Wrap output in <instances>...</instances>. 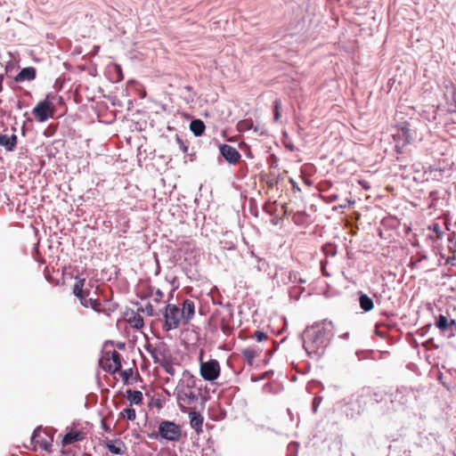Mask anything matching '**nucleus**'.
I'll use <instances>...</instances> for the list:
<instances>
[{
	"mask_svg": "<svg viewBox=\"0 0 456 456\" xmlns=\"http://www.w3.org/2000/svg\"><path fill=\"white\" fill-rule=\"evenodd\" d=\"M334 337L331 322L327 320L307 327L303 335V347L311 358H321Z\"/></svg>",
	"mask_w": 456,
	"mask_h": 456,
	"instance_id": "obj_1",
	"label": "nucleus"
},
{
	"mask_svg": "<svg viewBox=\"0 0 456 456\" xmlns=\"http://www.w3.org/2000/svg\"><path fill=\"white\" fill-rule=\"evenodd\" d=\"M195 314V305L191 299H185L183 307L180 308L175 304H167L163 312L164 329L166 330H175L180 323L188 324Z\"/></svg>",
	"mask_w": 456,
	"mask_h": 456,
	"instance_id": "obj_2",
	"label": "nucleus"
},
{
	"mask_svg": "<svg viewBox=\"0 0 456 456\" xmlns=\"http://www.w3.org/2000/svg\"><path fill=\"white\" fill-rule=\"evenodd\" d=\"M174 395L182 412H187L188 406L198 401L199 392L196 389V379L189 370H183L175 388Z\"/></svg>",
	"mask_w": 456,
	"mask_h": 456,
	"instance_id": "obj_3",
	"label": "nucleus"
},
{
	"mask_svg": "<svg viewBox=\"0 0 456 456\" xmlns=\"http://www.w3.org/2000/svg\"><path fill=\"white\" fill-rule=\"evenodd\" d=\"M295 207L287 205V216L292 215V220L297 225H306L311 223L310 216L305 212V203L302 198L296 197V200H289Z\"/></svg>",
	"mask_w": 456,
	"mask_h": 456,
	"instance_id": "obj_4",
	"label": "nucleus"
},
{
	"mask_svg": "<svg viewBox=\"0 0 456 456\" xmlns=\"http://www.w3.org/2000/svg\"><path fill=\"white\" fill-rule=\"evenodd\" d=\"M159 433L162 438L171 442L178 441L182 435L179 425L169 420H163L159 423Z\"/></svg>",
	"mask_w": 456,
	"mask_h": 456,
	"instance_id": "obj_5",
	"label": "nucleus"
},
{
	"mask_svg": "<svg viewBox=\"0 0 456 456\" xmlns=\"http://www.w3.org/2000/svg\"><path fill=\"white\" fill-rule=\"evenodd\" d=\"M200 375L207 381H214L220 375V365L217 360L200 362Z\"/></svg>",
	"mask_w": 456,
	"mask_h": 456,
	"instance_id": "obj_6",
	"label": "nucleus"
},
{
	"mask_svg": "<svg viewBox=\"0 0 456 456\" xmlns=\"http://www.w3.org/2000/svg\"><path fill=\"white\" fill-rule=\"evenodd\" d=\"M53 105L48 100L39 102L32 110V114L35 118L40 122H45L50 117L53 115Z\"/></svg>",
	"mask_w": 456,
	"mask_h": 456,
	"instance_id": "obj_7",
	"label": "nucleus"
},
{
	"mask_svg": "<svg viewBox=\"0 0 456 456\" xmlns=\"http://www.w3.org/2000/svg\"><path fill=\"white\" fill-rule=\"evenodd\" d=\"M151 355L155 363H162L172 360V354L168 346L164 342L156 344L151 350Z\"/></svg>",
	"mask_w": 456,
	"mask_h": 456,
	"instance_id": "obj_8",
	"label": "nucleus"
},
{
	"mask_svg": "<svg viewBox=\"0 0 456 456\" xmlns=\"http://www.w3.org/2000/svg\"><path fill=\"white\" fill-rule=\"evenodd\" d=\"M444 97L450 113H456V86L450 80L444 83Z\"/></svg>",
	"mask_w": 456,
	"mask_h": 456,
	"instance_id": "obj_9",
	"label": "nucleus"
},
{
	"mask_svg": "<svg viewBox=\"0 0 456 456\" xmlns=\"http://www.w3.org/2000/svg\"><path fill=\"white\" fill-rule=\"evenodd\" d=\"M121 366L120 354L117 351H113L103 362V368L111 373L118 371Z\"/></svg>",
	"mask_w": 456,
	"mask_h": 456,
	"instance_id": "obj_10",
	"label": "nucleus"
},
{
	"mask_svg": "<svg viewBox=\"0 0 456 456\" xmlns=\"http://www.w3.org/2000/svg\"><path fill=\"white\" fill-rule=\"evenodd\" d=\"M221 155L230 164H235L240 158L239 151L232 146L228 144H222L219 147Z\"/></svg>",
	"mask_w": 456,
	"mask_h": 456,
	"instance_id": "obj_11",
	"label": "nucleus"
},
{
	"mask_svg": "<svg viewBox=\"0 0 456 456\" xmlns=\"http://www.w3.org/2000/svg\"><path fill=\"white\" fill-rule=\"evenodd\" d=\"M455 325V320L448 318L444 314H439L436 317L435 326L442 332L444 336H446L448 330L452 326Z\"/></svg>",
	"mask_w": 456,
	"mask_h": 456,
	"instance_id": "obj_12",
	"label": "nucleus"
},
{
	"mask_svg": "<svg viewBox=\"0 0 456 456\" xmlns=\"http://www.w3.org/2000/svg\"><path fill=\"white\" fill-rule=\"evenodd\" d=\"M105 446L113 454L123 455L126 451L125 443L120 439H107L105 441Z\"/></svg>",
	"mask_w": 456,
	"mask_h": 456,
	"instance_id": "obj_13",
	"label": "nucleus"
},
{
	"mask_svg": "<svg viewBox=\"0 0 456 456\" xmlns=\"http://www.w3.org/2000/svg\"><path fill=\"white\" fill-rule=\"evenodd\" d=\"M428 233L427 238L433 243H438L444 237V232L437 223H432L428 226Z\"/></svg>",
	"mask_w": 456,
	"mask_h": 456,
	"instance_id": "obj_14",
	"label": "nucleus"
},
{
	"mask_svg": "<svg viewBox=\"0 0 456 456\" xmlns=\"http://www.w3.org/2000/svg\"><path fill=\"white\" fill-rule=\"evenodd\" d=\"M189 418L191 428H193L197 434L201 433L203 425V417L201 414L196 411H190Z\"/></svg>",
	"mask_w": 456,
	"mask_h": 456,
	"instance_id": "obj_15",
	"label": "nucleus"
},
{
	"mask_svg": "<svg viewBox=\"0 0 456 456\" xmlns=\"http://www.w3.org/2000/svg\"><path fill=\"white\" fill-rule=\"evenodd\" d=\"M261 351L258 346H248L241 350V354L248 365H253L255 358L260 355Z\"/></svg>",
	"mask_w": 456,
	"mask_h": 456,
	"instance_id": "obj_16",
	"label": "nucleus"
},
{
	"mask_svg": "<svg viewBox=\"0 0 456 456\" xmlns=\"http://www.w3.org/2000/svg\"><path fill=\"white\" fill-rule=\"evenodd\" d=\"M16 144H17V135L16 134H13L9 136L7 134H0V146L4 147V149L6 151H12L15 149Z\"/></svg>",
	"mask_w": 456,
	"mask_h": 456,
	"instance_id": "obj_17",
	"label": "nucleus"
},
{
	"mask_svg": "<svg viewBox=\"0 0 456 456\" xmlns=\"http://www.w3.org/2000/svg\"><path fill=\"white\" fill-rule=\"evenodd\" d=\"M36 69L33 67H28L22 69L18 75L15 77V81L23 82V81H31L36 77Z\"/></svg>",
	"mask_w": 456,
	"mask_h": 456,
	"instance_id": "obj_18",
	"label": "nucleus"
},
{
	"mask_svg": "<svg viewBox=\"0 0 456 456\" xmlns=\"http://www.w3.org/2000/svg\"><path fill=\"white\" fill-rule=\"evenodd\" d=\"M359 295V305L363 312H370L374 307L373 299L362 291L358 292Z\"/></svg>",
	"mask_w": 456,
	"mask_h": 456,
	"instance_id": "obj_19",
	"label": "nucleus"
},
{
	"mask_svg": "<svg viewBox=\"0 0 456 456\" xmlns=\"http://www.w3.org/2000/svg\"><path fill=\"white\" fill-rule=\"evenodd\" d=\"M449 251L452 256H445L444 254L440 255L441 259H444V265L456 266V242H449Z\"/></svg>",
	"mask_w": 456,
	"mask_h": 456,
	"instance_id": "obj_20",
	"label": "nucleus"
},
{
	"mask_svg": "<svg viewBox=\"0 0 456 456\" xmlns=\"http://www.w3.org/2000/svg\"><path fill=\"white\" fill-rule=\"evenodd\" d=\"M88 293L80 299V303L85 307H91L96 312H101V302L97 298H87Z\"/></svg>",
	"mask_w": 456,
	"mask_h": 456,
	"instance_id": "obj_21",
	"label": "nucleus"
},
{
	"mask_svg": "<svg viewBox=\"0 0 456 456\" xmlns=\"http://www.w3.org/2000/svg\"><path fill=\"white\" fill-rule=\"evenodd\" d=\"M82 439L83 435L80 431H70L64 436L62 443L63 444H70Z\"/></svg>",
	"mask_w": 456,
	"mask_h": 456,
	"instance_id": "obj_22",
	"label": "nucleus"
},
{
	"mask_svg": "<svg viewBox=\"0 0 456 456\" xmlns=\"http://www.w3.org/2000/svg\"><path fill=\"white\" fill-rule=\"evenodd\" d=\"M127 399L131 404L139 405L142 403L143 395L138 390H127Z\"/></svg>",
	"mask_w": 456,
	"mask_h": 456,
	"instance_id": "obj_23",
	"label": "nucleus"
},
{
	"mask_svg": "<svg viewBox=\"0 0 456 456\" xmlns=\"http://www.w3.org/2000/svg\"><path fill=\"white\" fill-rule=\"evenodd\" d=\"M191 131L196 135L200 136L205 130V125L200 119H194L190 124Z\"/></svg>",
	"mask_w": 456,
	"mask_h": 456,
	"instance_id": "obj_24",
	"label": "nucleus"
},
{
	"mask_svg": "<svg viewBox=\"0 0 456 456\" xmlns=\"http://www.w3.org/2000/svg\"><path fill=\"white\" fill-rule=\"evenodd\" d=\"M32 441L40 444V446L46 451L50 450L52 446L51 441L41 439L40 434L37 430H35L33 433Z\"/></svg>",
	"mask_w": 456,
	"mask_h": 456,
	"instance_id": "obj_25",
	"label": "nucleus"
},
{
	"mask_svg": "<svg viewBox=\"0 0 456 456\" xmlns=\"http://www.w3.org/2000/svg\"><path fill=\"white\" fill-rule=\"evenodd\" d=\"M305 20L304 17L302 16V17H300V19H298L297 20L295 25L292 22H290L289 28L287 27V31L292 30L293 32H291V35H293V34L302 31L305 28Z\"/></svg>",
	"mask_w": 456,
	"mask_h": 456,
	"instance_id": "obj_26",
	"label": "nucleus"
},
{
	"mask_svg": "<svg viewBox=\"0 0 456 456\" xmlns=\"http://www.w3.org/2000/svg\"><path fill=\"white\" fill-rule=\"evenodd\" d=\"M85 280H78L73 287V293L76 297H77L79 299H81L83 297H85L86 294L83 290Z\"/></svg>",
	"mask_w": 456,
	"mask_h": 456,
	"instance_id": "obj_27",
	"label": "nucleus"
},
{
	"mask_svg": "<svg viewBox=\"0 0 456 456\" xmlns=\"http://www.w3.org/2000/svg\"><path fill=\"white\" fill-rule=\"evenodd\" d=\"M128 322L133 328L137 330L142 328L144 324L142 317L138 314H134L133 317H130Z\"/></svg>",
	"mask_w": 456,
	"mask_h": 456,
	"instance_id": "obj_28",
	"label": "nucleus"
},
{
	"mask_svg": "<svg viewBox=\"0 0 456 456\" xmlns=\"http://www.w3.org/2000/svg\"><path fill=\"white\" fill-rule=\"evenodd\" d=\"M305 291L304 287H297L294 285L293 287L289 288V295L290 299L297 300L299 299L301 294Z\"/></svg>",
	"mask_w": 456,
	"mask_h": 456,
	"instance_id": "obj_29",
	"label": "nucleus"
},
{
	"mask_svg": "<svg viewBox=\"0 0 456 456\" xmlns=\"http://www.w3.org/2000/svg\"><path fill=\"white\" fill-rule=\"evenodd\" d=\"M428 199L430 200V202L428 204L429 208H436L437 205L438 200H440L439 192L438 191H431L428 194Z\"/></svg>",
	"mask_w": 456,
	"mask_h": 456,
	"instance_id": "obj_30",
	"label": "nucleus"
},
{
	"mask_svg": "<svg viewBox=\"0 0 456 456\" xmlns=\"http://www.w3.org/2000/svg\"><path fill=\"white\" fill-rule=\"evenodd\" d=\"M400 132L405 137V142L409 143L411 139V130L409 128V125L407 123H403L400 125Z\"/></svg>",
	"mask_w": 456,
	"mask_h": 456,
	"instance_id": "obj_31",
	"label": "nucleus"
},
{
	"mask_svg": "<svg viewBox=\"0 0 456 456\" xmlns=\"http://www.w3.org/2000/svg\"><path fill=\"white\" fill-rule=\"evenodd\" d=\"M120 415L124 418H126L127 419L129 420H134L135 418H136V412H135V410L131 408V407H128V408H126L124 409L121 412H120Z\"/></svg>",
	"mask_w": 456,
	"mask_h": 456,
	"instance_id": "obj_32",
	"label": "nucleus"
},
{
	"mask_svg": "<svg viewBox=\"0 0 456 456\" xmlns=\"http://www.w3.org/2000/svg\"><path fill=\"white\" fill-rule=\"evenodd\" d=\"M298 447H299V443H297V442H290L287 445V452H289V454L287 453V456H297Z\"/></svg>",
	"mask_w": 456,
	"mask_h": 456,
	"instance_id": "obj_33",
	"label": "nucleus"
},
{
	"mask_svg": "<svg viewBox=\"0 0 456 456\" xmlns=\"http://www.w3.org/2000/svg\"><path fill=\"white\" fill-rule=\"evenodd\" d=\"M326 256H335L337 255V247L332 243H328L323 248Z\"/></svg>",
	"mask_w": 456,
	"mask_h": 456,
	"instance_id": "obj_34",
	"label": "nucleus"
},
{
	"mask_svg": "<svg viewBox=\"0 0 456 456\" xmlns=\"http://www.w3.org/2000/svg\"><path fill=\"white\" fill-rule=\"evenodd\" d=\"M164 370L169 374L170 376H174L175 374V369L172 364V360H169L160 365Z\"/></svg>",
	"mask_w": 456,
	"mask_h": 456,
	"instance_id": "obj_35",
	"label": "nucleus"
},
{
	"mask_svg": "<svg viewBox=\"0 0 456 456\" xmlns=\"http://www.w3.org/2000/svg\"><path fill=\"white\" fill-rule=\"evenodd\" d=\"M371 354H372V351H370V350H369V351L358 350L355 353L359 361L369 358Z\"/></svg>",
	"mask_w": 456,
	"mask_h": 456,
	"instance_id": "obj_36",
	"label": "nucleus"
},
{
	"mask_svg": "<svg viewBox=\"0 0 456 456\" xmlns=\"http://www.w3.org/2000/svg\"><path fill=\"white\" fill-rule=\"evenodd\" d=\"M382 326L380 324H376L375 326V334L381 338H385L387 336V330H381Z\"/></svg>",
	"mask_w": 456,
	"mask_h": 456,
	"instance_id": "obj_37",
	"label": "nucleus"
},
{
	"mask_svg": "<svg viewBox=\"0 0 456 456\" xmlns=\"http://www.w3.org/2000/svg\"><path fill=\"white\" fill-rule=\"evenodd\" d=\"M289 182L290 183L291 186H292V190L294 191L295 193H298L300 194L301 193V190L300 188L298 187L297 185V183L293 179V178H289ZM297 197V195L295 196V198ZM301 198V195H298V198Z\"/></svg>",
	"mask_w": 456,
	"mask_h": 456,
	"instance_id": "obj_38",
	"label": "nucleus"
},
{
	"mask_svg": "<svg viewBox=\"0 0 456 456\" xmlns=\"http://www.w3.org/2000/svg\"><path fill=\"white\" fill-rule=\"evenodd\" d=\"M322 397L321 396H315L313 400V403H312V410H313V412L315 413L317 411V409L320 405V403H322Z\"/></svg>",
	"mask_w": 456,
	"mask_h": 456,
	"instance_id": "obj_39",
	"label": "nucleus"
},
{
	"mask_svg": "<svg viewBox=\"0 0 456 456\" xmlns=\"http://www.w3.org/2000/svg\"><path fill=\"white\" fill-rule=\"evenodd\" d=\"M253 338L256 341L261 342L266 338V334L263 331L257 330L254 333Z\"/></svg>",
	"mask_w": 456,
	"mask_h": 456,
	"instance_id": "obj_40",
	"label": "nucleus"
},
{
	"mask_svg": "<svg viewBox=\"0 0 456 456\" xmlns=\"http://www.w3.org/2000/svg\"><path fill=\"white\" fill-rule=\"evenodd\" d=\"M281 106V102H275V105H274V118H275V120H278L281 118V112L279 110Z\"/></svg>",
	"mask_w": 456,
	"mask_h": 456,
	"instance_id": "obj_41",
	"label": "nucleus"
},
{
	"mask_svg": "<svg viewBox=\"0 0 456 456\" xmlns=\"http://www.w3.org/2000/svg\"><path fill=\"white\" fill-rule=\"evenodd\" d=\"M443 171H444V169L440 168V167H430V172L434 173V176L436 178H438L439 176H441Z\"/></svg>",
	"mask_w": 456,
	"mask_h": 456,
	"instance_id": "obj_42",
	"label": "nucleus"
},
{
	"mask_svg": "<svg viewBox=\"0 0 456 456\" xmlns=\"http://www.w3.org/2000/svg\"><path fill=\"white\" fill-rule=\"evenodd\" d=\"M455 336H456V321H455V325H453L450 328V330H448L445 337H447L448 338H452Z\"/></svg>",
	"mask_w": 456,
	"mask_h": 456,
	"instance_id": "obj_43",
	"label": "nucleus"
},
{
	"mask_svg": "<svg viewBox=\"0 0 456 456\" xmlns=\"http://www.w3.org/2000/svg\"><path fill=\"white\" fill-rule=\"evenodd\" d=\"M163 297H164L163 292L159 289H158L154 294V301L159 302Z\"/></svg>",
	"mask_w": 456,
	"mask_h": 456,
	"instance_id": "obj_44",
	"label": "nucleus"
},
{
	"mask_svg": "<svg viewBox=\"0 0 456 456\" xmlns=\"http://www.w3.org/2000/svg\"><path fill=\"white\" fill-rule=\"evenodd\" d=\"M383 397L384 395L381 393H374L372 395V400L375 401L376 403L383 401Z\"/></svg>",
	"mask_w": 456,
	"mask_h": 456,
	"instance_id": "obj_45",
	"label": "nucleus"
},
{
	"mask_svg": "<svg viewBox=\"0 0 456 456\" xmlns=\"http://www.w3.org/2000/svg\"><path fill=\"white\" fill-rule=\"evenodd\" d=\"M403 392H408V393H410V392H412V390H411V388L408 389L407 387H402L401 388H398V389L396 390V394H401V393H403Z\"/></svg>",
	"mask_w": 456,
	"mask_h": 456,
	"instance_id": "obj_46",
	"label": "nucleus"
},
{
	"mask_svg": "<svg viewBox=\"0 0 456 456\" xmlns=\"http://www.w3.org/2000/svg\"><path fill=\"white\" fill-rule=\"evenodd\" d=\"M286 148H287V151H289L291 152H293L295 151L294 145L290 142L289 143L287 142Z\"/></svg>",
	"mask_w": 456,
	"mask_h": 456,
	"instance_id": "obj_47",
	"label": "nucleus"
},
{
	"mask_svg": "<svg viewBox=\"0 0 456 456\" xmlns=\"http://www.w3.org/2000/svg\"><path fill=\"white\" fill-rule=\"evenodd\" d=\"M177 142H179V144L181 145V147L183 148V151H187V147L184 146L183 142H182V140L180 138L177 137Z\"/></svg>",
	"mask_w": 456,
	"mask_h": 456,
	"instance_id": "obj_48",
	"label": "nucleus"
},
{
	"mask_svg": "<svg viewBox=\"0 0 456 456\" xmlns=\"http://www.w3.org/2000/svg\"><path fill=\"white\" fill-rule=\"evenodd\" d=\"M289 279L290 281L295 282L296 280H297V275L290 273L289 276Z\"/></svg>",
	"mask_w": 456,
	"mask_h": 456,
	"instance_id": "obj_49",
	"label": "nucleus"
},
{
	"mask_svg": "<svg viewBox=\"0 0 456 456\" xmlns=\"http://www.w3.org/2000/svg\"><path fill=\"white\" fill-rule=\"evenodd\" d=\"M400 456H411V451L404 450V451L403 452V454H402V455H400Z\"/></svg>",
	"mask_w": 456,
	"mask_h": 456,
	"instance_id": "obj_50",
	"label": "nucleus"
},
{
	"mask_svg": "<svg viewBox=\"0 0 456 456\" xmlns=\"http://www.w3.org/2000/svg\"><path fill=\"white\" fill-rule=\"evenodd\" d=\"M247 124H248V121H247V120H245V121H243V122L240 123V128H243L244 126H246V125H247Z\"/></svg>",
	"mask_w": 456,
	"mask_h": 456,
	"instance_id": "obj_51",
	"label": "nucleus"
},
{
	"mask_svg": "<svg viewBox=\"0 0 456 456\" xmlns=\"http://www.w3.org/2000/svg\"><path fill=\"white\" fill-rule=\"evenodd\" d=\"M152 311H153V310H152L151 305H150L149 307H147V312H148V314H149L150 315H151V314H152Z\"/></svg>",
	"mask_w": 456,
	"mask_h": 456,
	"instance_id": "obj_52",
	"label": "nucleus"
},
{
	"mask_svg": "<svg viewBox=\"0 0 456 456\" xmlns=\"http://www.w3.org/2000/svg\"><path fill=\"white\" fill-rule=\"evenodd\" d=\"M349 337V333L348 332H346L344 333L343 335L340 336V338H347Z\"/></svg>",
	"mask_w": 456,
	"mask_h": 456,
	"instance_id": "obj_53",
	"label": "nucleus"
},
{
	"mask_svg": "<svg viewBox=\"0 0 456 456\" xmlns=\"http://www.w3.org/2000/svg\"><path fill=\"white\" fill-rule=\"evenodd\" d=\"M330 201H333V200H336L338 199V196L337 195H330Z\"/></svg>",
	"mask_w": 456,
	"mask_h": 456,
	"instance_id": "obj_54",
	"label": "nucleus"
},
{
	"mask_svg": "<svg viewBox=\"0 0 456 456\" xmlns=\"http://www.w3.org/2000/svg\"><path fill=\"white\" fill-rule=\"evenodd\" d=\"M2 79H3V76L1 75V76H0V92H2V90H3V86H2Z\"/></svg>",
	"mask_w": 456,
	"mask_h": 456,
	"instance_id": "obj_55",
	"label": "nucleus"
},
{
	"mask_svg": "<svg viewBox=\"0 0 456 456\" xmlns=\"http://www.w3.org/2000/svg\"><path fill=\"white\" fill-rule=\"evenodd\" d=\"M446 230L451 231L450 224L446 222L445 223Z\"/></svg>",
	"mask_w": 456,
	"mask_h": 456,
	"instance_id": "obj_56",
	"label": "nucleus"
},
{
	"mask_svg": "<svg viewBox=\"0 0 456 456\" xmlns=\"http://www.w3.org/2000/svg\"><path fill=\"white\" fill-rule=\"evenodd\" d=\"M287 414L289 415V417H292V413L290 412V411L289 409H287Z\"/></svg>",
	"mask_w": 456,
	"mask_h": 456,
	"instance_id": "obj_57",
	"label": "nucleus"
},
{
	"mask_svg": "<svg viewBox=\"0 0 456 456\" xmlns=\"http://www.w3.org/2000/svg\"><path fill=\"white\" fill-rule=\"evenodd\" d=\"M296 379H297V378H296V376H293V377L291 378V380H292V381H295V380H296Z\"/></svg>",
	"mask_w": 456,
	"mask_h": 456,
	"instance_id": "obj_58",
	"label": "nucleus"
},
{
	"mask_svg": "<svg viewBox=\"0 0 456 456\" xmlns=\"http://www.w3.org/2000/svg\"><path fill=\"white\" fill-rule=\"evenodd\" d=\"M116 69L120 72V67L119 66H116Z\"/></svg>",
	"mask_w": 456,
	"mask_h": 456,
	"instance_id": "obj_59",
	"label": "nucleus"
},
{
	"mask_svg": "<svg viewBox=\"0 0 456 456\" xmlns=\"http://www.w3.org/2000/svg\"><path fill=\"white\" fill-rule=\"evenodd\" d=\"M295 161H296V162H300V161H301V159H295Z\"/></svg>",
	"mask_w": 456,
	"mask_h": 456,
	"instance_id": "obj_60",
	"label": "nucleus"
},
{
	"mask_svg": "<svg viewBox=\"0 0 456 456\" xmlns=\"http://www.w3.org/2000/svg\"><path fill=\"white\" fill-rule=\"evenodd\" d=\"M299 281H300V282H305V281L302 280L301 278H299Z\"/></svg>",
	"mask_w": 456,
	"mask_h": 456,
	"instance_id": "obj_61",
	"label": "nucleus"
}]
</instances>
